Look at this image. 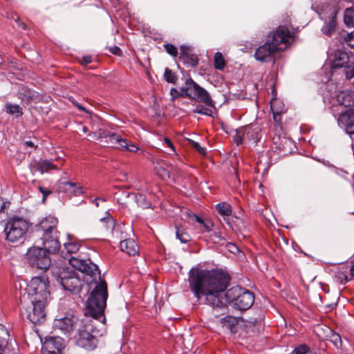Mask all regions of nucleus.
<instances>
[{
	"mask_svg": "<svg viewBox=\"0 0 354 354\" xmlns=\"http://www.w3.org/2000/svg\"><path fill=\"white\" fill-rule=\"evenodd\" d=\"M230 281L229 274L220 270L192 268L189 272V286L198 300L212 307L222 308L232 303L240 310L249 309L254 301L253 293L240 286H234L226 292Z\"/></svg>",
	"mask_w": 354,
	"mask_h": 354,
	"instance_id": "f257e3e1",
	"label": "nucleus"
},
{
	"mask_svg": "<svg viewBox=\"0 0 354 354\" xmlns=\"http://www.w3.org/2000/svg\"><path fill=\"white\" fill-rule=\"evenodd\" d=\"M107 286L104 282L96 286L86 302V310L78 329L77 344L88 351L95 349L97 344L96 335L106 333L104 311L107 299Z\"/></svg>",
	"mask_w": 354,
	"mask_h": 354,
	"instance_id": "f03ea898",
	"label": "nucleus"
},
{
	"mask_svg": "<svg viewBox=\"0 0 354 354\" xmlns=\"http://www.w3.org/2000/svg\"><path fill=\"white\" fill-rule=\"evenodd\" d=\"M68 262L73 268L79 270L80 274L70 268H60L54 265L51 267L52 274L64 290L72 293H78L84 281L91 287L93 286L91 292L101 282L106 285L105 281L101 279L100 272L97 265L89 260L86 261L72 257L68 259Z\"/></svg>",
	"mask_w": 354,
	"mask_h": 354,
	"instance_id": "7ed1b4c3",
	"label": "nucleus"
},
{
	"mask_svg": "<svg viewBox=\"0 0 354 354\" xmlns=\"http://www.w3.org/2000/svg\"><path fill=\"white\" fill-rule=\"evenodd\" d=\"M57 220L53 216L43 219L37 227L38 236H41V245L48 252L55 253L60 249L56 226Z\"/></svg>",
	"mask_w": 354,
	"mask_h": 354,
	"instance_id": "20e7f679",
	"label": "nucleus"
},
{
	"mask_svg": "<svg viewBox=\"0 0 354 354\" xmlns=\"http://www.w3.org/2000/svg\"><path fill=\"white\" fill-rule=\"evenodd\" d=\"M91 139L97 140L99 142H103V139H109L105 140L107 144H111L113 147L117 149L125 151H129L131 153L139 152L144 156L149 155V153L138 147L135 143L124 138L120 134L112 132L106 131H99L98 133L93 132L88 134Z\"/></svg>",
	"mask_w": 354,
	"mask_h": 354,
	"instance_id": "39448f33",
	"label": "nucleus"
},
{
	"mask_svg": "<svg viewBox=\"0 0 354 354\" xmlns=\"http://www.w3.org/2000/svg\"><path fill=\"white\" fill-rule=\"evenodd\" d=\"M48 283V279L45 275L35 277L30 280L25 288L30 302L47 301L50 295Z\"/></svg>",
	"mask_w": 354,
	"mask_h": 354,
	"instance_id": "423d86ee",
	"label": "nucleus"
},
{
	"mask_svg": "<svg viewBox=\"0 0 354 354\" xmlns=\"http://www.w3.org/2000/svg\"><path fill=\"white\" fill-rule=\"evenodd\" d=\"M181 91L185 97L203 102L208 106H214V102L209 93L197 84L191 78L187 79L185 84L181 87Z\"/></svg>",
	"mask_w": 354,
	"mask_h": 354,
	"instance_id": "0eeeda50",
	"label": "nucleus"
},
{
	"mask_svg": "<svg viewBox=\"0 0 354 354\" xmlns=\"http://www.w3.org/2000/svg\"><path fill=\"white\" fill-rule=\"evenodd\" d=\"M29 228L28 222L21 217H13L6 223L5 233L6 239L10 242L22 240Z\"/></svg>",
	"mask_w": 354,
	"mask_h": 354,
	"instance_id": "6e6552de",
	"label": "nucleus"
},
{
	"mask_svg": "<svg viewBox=\"0 0 354 354\" xmlns=\"http://www.w3.org/2000/svg\"><path fill=\"white\" fill-rule=\"evenodd\" d=\"M50 253L44 248L33 246L27 251L26 258L32 267L45 270L51 266Z\"/></svg>",
	"mask_w": 354,
	"mask_h": 354,
	"instance_id": "1a4fd4ad",
	"label": "nucleus"
},
{
	"mask_svg": "<svg viewBox=\"0 0 354 354\" xmlns=\"http://www.w3.org/2000/svg\"><path fill=\"white\" fill-rule=\"evenodd\" d=\"M322 20L325 23L322 30L326 35L330 36L335 30L336 15L338 10L336 7L326 5L320 10H316Z\"/></svg>",
	"mask_w": 354,
	"mask_h": 354,
	"instance_id": "9d476101",
	"label": "nucleus"
},
{
	"mask_svg": "<svg viewBox=\"0 0 354 354\" xmlns=\"http://www.w3.org/2000/svg\"><path fill=\"white\" fill-rule=\"evenodd\" d=\"M332 106L330 107L333 113L336 115L341 110L354 105V92L342 91L338 92L332 97Z\"/></svg>",
	"mask_w": 354,
	"mask_h": 354,
	"instance_id": "9b49d317",
	"label": "nucleus"
},
{
	"mask_svg": "<svg viewBox=\"0 0 354 354\" xmlns=\"http://www.w3.org/2000/svg\"><path fill=\"white\" fill-rule=\"evenodd\" d=\"M79 319L72 313H68L64 317L54 320L53 328L61 333L69 335L76 328Z\"/></svg>",
	"mask_w": 354,
	"mask_h": 354,
	"instance_id": "f8f14e48",
	"label": "nucleus"
},
{
	"mask_svg": "<svg viewBox=\"0 0 354 354\" xmlns=\"http://www.w3.org/2000/svg\"><path fill=\"white\" fill-rule=\"evenodd\" d=\"M292 33L285 27H279L272 35V41L274 48L279 50H286L292 41Z\"/></svg>",
	"mask_w": 354,
	"mask_h": 354,
	"instance_id": "ddd939ff",
	"label": "nucleus"
},
{
	"mask_svg": "<svg viewBox=\"0 0 354 354\" xmlns=\"http://www.w3.org/2000/svg\"><path fill=\"white\" fill-rule=\"evenodd\" d=\"M234 142L239 145L243 143L245 139L257 144L259 138V128L254 126H245L235 131L232 136Z\"/></svg>",
	"mask_w": 354,
	"mask_h": 354,
	"instance_id": "4468645a",
	"label": "nucleus"
},
{
	"mask_svg": "<svg viewBox=\"0 0 354 354\" xmlns=\"http://www.w3.org/2000/svg\"><path fill=\"white\" fill-rule=\"evenodd\" d=\"M47 301L38 300L31 302L32 307L28 313V317L34 324L42 323L45 319V306Z\"/></svg>",
	"mask_w": 354,
	"mask_h": 354,
	"instance_id": "2eb2a0df",
	"label": "nucleus"
},
{
	"mask_svg": "<svg viewBox=\"0 0 354 354\" xmlns=\"http://www.w3.org/2000/svg\"><path fill=\"white\" fill-rule=\"evenodd\" d=\"M338 118V124L344 128L347 133L354 134V109L341 110Z\"/></svg>",
	"mask_w": 354,
	"mask_h": 354,
	"instance_id": "dca6fc26",
	"label": "nucleus"
},
{
	"mask_svg": "<svg viewBox=\"0 0 354 354\" xmlns=\"http://www.w3.org/2000/svg\"><path fill=\"white\" fill-rule=\"evenodd\" d=\"M328 58L333 70L346 67L349 61L348 54L342 49H337L335 51L330 49Z\"/></svg>",
	"mask_w": 354,
	"mask_h": 354,
	"instance_id": "f3484780",
	"label": "nucleus"
},
{
	"mask_svg": "<svg viewBox=\"0 0 354 354\" xmlns=\"http://www.w3.org/2000/svg\"><path fill=\"white\" fill-rule=\"evenodd\" d=\"M183 219L189 223L193 224L194 223H198L201 227H203V232H210L214 225L212 221L209 219H202L196 215L192 214L189 211H186L182 215Z\"/></svg>",
	"mask_w": 354,
	"mask_h": 354,
	"instance_id": "a211bd4d",
	"label": "nucleus"
},
{
	"mask_svg": "<svg viewBox=\"0 0 354 354\" xmlns=\"http://www.w3.org/2000/svg\"><path fill=\"white\" fill-rule=\"evenodd\" d=\"M277 51V50L274 48L272 44L270 41H268L257 49L254 57L257 60L263 62L272 56Z\"/></svg>",
	"mask_w": 354,
	"mask_h": 354,
	"instance_id": "6ab92c4d",
	"label": "nucleus"
},
{
	"mask_svg": "<svg viewBox=\"0 0 354 354\" xmlns=\"http://www.w3.org/2000/svg\"><path fill=\"white\" fill-rule=\"evenodd\" d=\"M64 339L60 337H48L43 343L41 351H62Z\"/></svg>",
	"mask_w": 354,
	"mask_h": 354,
	"instance_id": "aec40b11",
	"label": "nucleus"
},
{
	"mask_svg": "<svg viewBox=\"0 0 354 354\" xmlns=\"http://www.w3.org/2000/svg\"><path fill=\"white\" fill-rule=\"evenodd\" d=\"M57 165L53 164L51 161L48 160H41L37 162L32 167V172L35 173L39 171L41 174L50 171L52 169H57Z\"/></svg>",
	"mask_w": 354,
	"mask_h": 354,
	"instance_id": "412c9836",
	"label": "nucleus"
},
{
	"mask_svg": "<svg viewBox=\"0 0 354 354\" xmlns=\"http://www.w3.org/2000/svg\"><path fill=\"white\" fill-rule=\"evenodd\" d=\"M120 250L130 256H134L138 252V247L131 239L122 241L120 243Z\"/></svg>",
	"mask_w": 354,
	"mask_h": 354,
	"instance_id": "4be33fe9",
	"label": "nucleus"
},
{
	"mask_svg": "<svg viewBox=\"0 0 354 354\" xmlns=\"http://www.w3.org/2000/svg\"><path fill=\"white\" fill-rule=\"evenodd\" d=\"M81 245L80 243L70 241L68 243H64V249L62 250V254L64 255V250H65L68 254H76L80 249ZM73 256H71L72 257ZM64 259L68 260L71 257L63 256Z\"/></svg>",
	"mask_w": 354,
	"mask_h": 354,
	"instance_id": "5701e85b",
	"label": "nucleus"
},
{
	"mask_svg": "<svg viewBox=\"0 0 354 354\" xmlns=\"http://www.w3.org/2000/svg\"><path fill=\"white\" fill-rule=\"evenodd\" d=\"M217 212L225 219V216H228L232 214V207L230 204L223 202L216 205Z\"/></svg>",
	"mask_w": 354,
	"mask_h": 354,
	"instance_id": "b1692460",
	"label": "nucleus"
},
{
	"mask_svg": "<svg viewBox=\"0 0 354 354\" xmlns=\"http://www.w3.org/2000/svg\"><path fill=\"white\" fill-rule=\"evenodd\" d=\"M74 184V183L71 182H60L58 184L57 189L59 192H64L71 196L73 195Z\"/></svg>",
	"mask_w": 354,
	"mask_h": 354,
	"instance_id": "393cba45",
	"label": "nucleus"
},
{
	"mask_svg": "<svg viewBox=\"0 0 354 354\" xmlns=\"http://www.w3.org/2000/svg\"><path fill=\"white\" fill-rule=\"evenodd\" d=\"M279 103V100L277 99H274L270 102V107L273 114V119L276 123L280 124L281 122V113H282V110H278L277 109V104Z\"/></svg>",
	"mask_w": 354,
	"mask_h": 354,
	"instance_id": "a878e982",
	"label": "nucleus"
},
{
	"mask_svg": "<svg viewBox=\"0 0 354 354\" xmlns=\"http://www.w3.org/2000/svg\"><path fill=\"white\" fill-rule=\"evenodd\" d=\"M344 21L348 27H354V8L346 9Z\"/></svg>",
	"mask_w": 354,
	"mask_h": 354,
	"instance_id": "bb28decb",
	"label": "nucleus"
},
{
	"mask_svg": "<svg viewBox=\"0 0 354 354\" xmlns=\"http://www.w3.org/2000/svg\"><path fill=\"white\" fill-rule=\"evenodd\" d=\"M236 323V319L232 316H226L221 319L223 327L233 332V328Z\"/></svg>",
	"mask_w": 354,
	"mask_h": 354,
	"instance_id": "cd10ccee",
	"label": "nucleus"
},
{
	"mask_svg": "<svg viewBox=\"0 0 354 354\" xmlns=\"http://www.w3.org/2000/svg\"><path fill=\"white\" fill-rule=\"evenodd\" d=\"M214 68L218 70H223L225 65V62L223 55L217 52L214 55Z\"/></svg>",
	"mask_w": 354,
	"mask_h": 354,
	"instance_id": "c85d7f7f",
	"label": "nucleus"
},
{
	"mask_svg": "<svg viewBox=\"0 0 354 354\" xmlns=\"http://www.w3.org/2000/svg\"><path fill=\"white\" fill-rule=\"evenodd\" d=\"M6 110L8 113L10 114H17V116H19L22 115V111L21 107L15 104H6Z\"/></svg>",
	"mask_w": 354,
	"mask_h": 354,
	"instance_id": "c756f323",
	"label": "nucleus"
},
{
	"mask_svg": "<svg viewBox=\"0 0 354 354\" xmlns=\"http://www.w3.org/2000/svg\"><path fill=\"white\" fill-rule=\"evenodd\" d=\"M137 204L142 208H149L151 207V203L142 195L138 194L136 196Z\"/></svg>",
	"mask_w": 354,
	"mask_h": 354,
	"instance_id": "7c9ffc66",
	"label": "nucleus"
},
{
	"mask_svg": "<svg viewBox=\"0 0 354 354\" xmlns=\"http://www.w3.org/2000/svg\"><path fill=\"white\" fill-rule=\"evenodd\" d=\"M165 80L169 83L175 84L177 77L175 74L169 68H166L164 73Z\"/></svg>",
	"mask_w": 354,
	"mask_h": 354,
	"instance_id": "2f4dec72",
	"label": "nucleus"
},
{
	"mask_svg": "<svg viewBox=\"0 0 354 354\" xmlns=\"http://www.w3.org/2000/svg\"><path fill=\"white\" fill-rule=\"evenodd\" d=\"M348 272H345V269L342 268L336 274V277L338 281L342 283H346L348 281V277L347 275Z\"/></svg>",
	"mask_w": 354,
	"mask_h": 354,
	"instance_id": "473e14b6",
	"label": "nucleus"
},
{
	"mask_svg": "<svg viewBox=\"0 0 354 354\" xmlns=\"http://www.w3.org/2000/svg\"><path fill=\"white\" fill-rule=\"evenodd\" d=\"M309 351L310 349L306 345L301 344L294 349L292 354H306Z\"/></svg>",
	"mask_w": 354,
	"mask_h": 354,
	"instance_id": "72a5a7b5",
	"label": "nucleus"
},
{
	"mask_svg": "<svg viewBox=\"0 0 354 354\" xmlns=\"http://www.w3.org/2000/svg\"><path fill=\"white\" fill-rule=\"evenodd\" d=\"M165 49L167 51V53L172 56H176L178 54V50L176 47H175L172 44H167L164 45Z\"/></svg>",
	"mask_w": 354,
	"mask_h": 354,
	"instance_id": "f704fd0d",
	"label": "nucleus"
},
{
	"mask_svg": "<svg viewBox=\"0 0 354 354\" xmlns=\"http://www.w3.org/2000/svg\"><path fill=\"white\" fill-rule=\"evenodd\" d=\"M157 174L163 180H167L170 177L169 172L166 169L162 167L157 169Z\"/></svg>",
	"mask_w": 354,
	"mask_h": 354,
	"instance_id": "c9c22d12",
	"label": "nucleus"
},
{
	"mask_svg": "<svg viewBox=\"0 0 354 354\" xmlns=\"http://www.w3.org/2000/svg\"><path fill=\"white\" fill-rule=\"evenodd\" d=\"M194 113L209 115H210V111L202 105H198L194 110Z\"/></svg>",
	"mask_w": 354,
	"mask_h": 354,
	"instance_id": "e433bc0d",
	"label": "nucleus"
},
{
	"mask_svg": "<svg viewBox=\"0 0 354 354\" xmlns=\"http://www.w3.org/2000/svg\"><path fill=\"white\" fill-rule=\"evenodd\" d=\"M345 74H346L347 79H348V80L353 79L352 84L354 86V66L352 67L347 68V69L346 70Z\"/></svg>",
	"mask_w": 354,
	"mask_h": 354,
	"instance_id": "4c0bfd02",
	"label": "nucleus"
},
{
	"mask_svg": "<svg viewBox=\"0 0 354 354\" xmlns=\"http://www.w3.org/2000/svg\"><path fill=\"white\" fill-rule=\"evenodd\" d=\"M171 95L172 96V99L177 98L178 97H185V95L183 94L184 93L183 91H181V88L180 91H178L176 88H171L170 91Z\"/></svg>",
	"mask_w": 354,
	"mask_h": 354,
	"instance_id": "58836bf2",
	"label": "nucleus"
},
{
	"mask_svg": "<svg viewBox=\"0 0 354 354\" xmlns=\"http://www.w3.org/2000/svg\"><path fill=\"white\" fill-rule=\"evenodd\" d=\"M192 146L196 149L200 153L205 155L206 152V149L204 147H202L200 146V145L195 142V141H191Z\"/></svg>",
	"mask_w": 354,
	"mask_h": 354,
	"instance_id": "ea45409f",
	"label": "nucleus"
},
{
	"mask_svg": "<svg viewBox=\"0 0 354 354\" xmlns=\"http://www.w3.org/2000/svg\"><path fill=\"white\" fill-rule=\"evenodd\" d=\"M39 192L42 194V203H44L46 197L51 194V191L47 188H44L43 187H39Z\"/></svg>",
	"mask_w": 354,
	"mask_h": 354,
	"instance_id": "a19ab883",
	"label": "nucleus"
},
{
	"mask_svg": "<svg viewBox=\"0 0 354 354\" xmlns=\"http://www.w3.org/2000/svg\"><path fill=\"white\" fill-rule=\"evenodd\" d=\"M7 345V340L5 337H0V354H3L6 352V346Z\"/></svg>",
	"mask_w": 354,
	"mask_h": 354,
	"instance_id": "79ce46f5",
	"label": "nucleus"
},
{
	"mask_svg": "<svg viewBox=\"0 0 354 354\" xmlns=\"http://www.w3.org/2000/svg\"><path fill=\"white\" fill-rule=\"evenodd\" d=\"M176 236L182 243H186L189 240V236L186 233L180 234L178 229L176 231Z\"/></svg>",
	"mask_w": 354,
	"mask_h": 354,
	"instance_id": "37998d69",
	"label": "nucleus"
},
{
	"mask_svg": "<svg viewBox=\"0 0 354 354\" xmlns=\"http://www.w3.org/2000/svg\"><path fill=\"white\" fill-rule=\"evenodd\" d=\"M343 269H345V272H348V273H350L351 277H354V263L344 266H343Z\"/></svg>",
	"mask_w": 354,
	"mask_h": 354,
	"instance_id": "c03bdc74",
	"label": "nucleus"
},
{
	"mask_svg": "<svg viewBox=\"0 0 354 354\" xmlns=\"http://www.w3.org/2000/svg\"><path fill=\"white\" fill-rule=\"evenodd\" d=\"M346 41L348 46L354 48V31L348 35Z\"/></svg>",
	"mask_w": 354,
	"mask_h": 354,
	"instance_id": "a18cd8bd",
	"label": "nucleus"
},
{
	"mask_svg": "<svg viewBox=\"0 0 354 354\" xmlns=\"http://www.w3.org/2000/svg\"><path fill=\"white\" fill-rule=\"evenodd\" d=\"M84 194V191L82 189V187H78L77 186V185L75 183L74 184V189H73V195H75V196H79V195H81V194Z\"/></svg>",
	"mask_w": 354,
	"mask_h": 354,
	"instance_id": "49530a36",
	"label": "nucleus"
},
{
	"mask_svg": "<svg viewBox=\"0 0 354 354\" xmlns=\"http://www.w3.org/2000/svg\"><path fill=\"white\" fill-rule=\"evenodd\" d=\"M211 236H212L213 241L215 243L219 242L220 241H222L224 239L222 237V236L221 235V234L219 232H214L213 234L211 235Z\"/></svg>",
	"mask_w": 354,
	"mask_h": 354,
	"instance_id": "de8ad7c7",
	"label": "nucleus"
},
{
	"mask_svg": "<svg viewBox=\"0 0 354 354\" xmlns=\"http://www.w3.org/2000/svg\"><path fill=\"white\" fill-rule=\"evenodd\" d=\"M164 142L171 149L173 153L174 154H176L175 147H174L172 142L168 138H164Z\"/></svg>",
	"mask_w": 354,
	"mask_h": 354,
	"instance_id": "09e8293b",
	"label": "nucleus"
},
{
	"mask_svg": "<svg viewBox=\"0 0 354 354\" xmlns=\"http://www.w3.org/2000/svg\"><path fill=\"white\" fill-rule=\"evenodd\" d=\"M9 203L4 201L3 199L0 198V213L3 212V210L8 207Z\"/></svg>",
	"mask_w": 354,
	"mask_h": 354,
	"instance_id": "8fccbe9b",
	"label": "nucleus"
},
{
	"mask_svg": "<svg viewBox=\"0 0 354 354\" xmlns=\"http://www.w3.org/2000/svg\"><path fill=\"white\" fill-rule=\"evenodd\" d=\"M92 61V57L91 56H85L82 57V59L81 61L82 64H88L91 63Z\"/></svg>",
	"mask_w": 354,
	"mask_h": 354,
	"instance_id": "3c124183",
	"label": "nucleus"
},
{
	"mask_svg": "<svg viewBox=\"0 0 354 354\" xmlns=\"http://www.w3.org/2000/svg\"><path fill=\"white\" fill-rule=\"evenodd\" d=\"M111 52L113 54L116 55H120V54H121L120 48L117 47V46H114L113 48H111Z\"/></svg>",
	"mask_w": 354,
	"mask_h": 354,
	"instance_id": "603ef678",
	"label": "nucleus"
},
{
	"mask_svg": "<svg viewBox=\"0 0 354 354\" xmlns=\"http://www.w3.org/2000/svg\"><path fill=\"white\" fill-rule=\"evenodd\" d=\"M62 351H41L42 354H61Z\"/></svg>",
	"mask_w": 354,
	"mask_h": 354,
	"instance_id": "864d4df0",
	"label": "nucleus"
},
{
	"mask_svg": "<svg viewBox=\"0 0 354 354\" xmlns=\"http://www.w3.org/2000/svg\"><path fill=\"white\" fill-rule=\"evenodd\" d=\"M187 48L185 46L180 47V57H184L187 55V53L186 52Z\"/></svg>",
	"mask_w": 354,
	"mask_h": 354,
	"instance_id": "5fc2aeb1",
	"label": "nucleus"
},
{
	"mask_svg": "<svg viewBox=\"0 0 354 354\" xmlns=\"http://www.w3.org/2000/svg\"><path fill=\"white\" fill-rule=\"evenodd\" d=\"M228 247H229V250L231 252L235 253V252L238 250L237 247L235 245H234V244H230L228 245Z\"/></svg>",
	"mask_w": 354,
	"mask_h": 354,
	"instance_id": "6e6d98bb",
	"label": "nucleus"
},
{
	"mask_svg": "<svg viewBox=\"0 0 354 354\" xmlns=\"http://www.w3.org/2000/svg\"><path fill=\"white\" fill-rule=\"evenodd\" d=\"M73 104L77 106V108L79 110L82 111H84V112H86V113L88 112V111H86V109L84 106H81L80 104H78V103H77V102H74Z\"/></svg>",
	"mask_w": 354,
	"mask_h": 354,
	"instance_id": "4d7b16f0",
	"label": "nucleus"
},
{
	"mask_svg": "<svg viewBox=\"0 0 354 354\" xmlns=\"http://www.w3.org/2000/svg\"><path fill=\"white\" fill-rule=\"evenodd\" d=\"M104 219H107V223L110 224V227H112L113 225V219L109 217V218H100L101 221H103Z\"/></svg>",
	"mask_w": 354,
	"mask_h": 354,
	"instance_id": "13d9d810",
	"label": "nucleus"
},
{
	"mask_svg": "<svg viewBox=\"0 0 354 354\" xmlns=\"http://www.w3.org/2000/svg\"><path fill=\"white\" fill-rule=\"evenodd\" d=\"M0 330L3 336H8V332L5 330L3 326H0Z\"/></svg>",
	"mask_w": 354,
	"mask_h": 354,
	"instance_id": "bf43d9fd",
	"label": "nucleus"
},
{
	"mask_svg": "<svg viewBox=\"0 0 354 354\" xmlns=\"http://www.w3.org/2000/svg\"><path fill=\"white\" fill-rule=\"evenodd\" d=\"M277 109L278 110H282V112L283 111L284 106L281 101H279V103L277 104Z\"/></svg>",
	"mask_w": 354,
	"mask_h": 354,
	"instance_id": "052dcab7",
	"label": "nucleus"
},
{
	"mask_svg": "<svg viewBox=\"0 0 354 354\" xmlns=\"http://www.w3.org/2000/svg\"><path fill=\"white\" fill-rule=\"evenodd\" d=\"M99 201H101L102 202H105V200L104 199H102V198H95L94 201H92V202L95 203V205L97 207H99Z\"/></svg>",
	"mask_w": 354,
	"mask_h": 354,
	"instance_id": "680f3d73",
	"label": "nucleus"
},
{
	"mask_svg": "<svg viewBox=\"0 0 354 354\" xmlns=\"http://www.w3.org/2000/svg\"><path fill=\"white\" fill-rule=\"evenodd\" d=\"M24 145L26 147H32L34 146V144L32 141H26L24 142Z\"/></svg>",
	"mask_w": 354,
	"mask_h": 354,
	"instance_id": "e2e57ef3",
	"label": "nucleus"
},
{
	"mask_svg": "<svg viewBox=\"0 0 354 354\" xmlns=\"http://www.w3.org/2000/svg\"><path fill=\"white\" fill-rule=\"evenodd\" d=\"M82 130H83L84 132H86L87 131V129L85 127H83Z\"/></svg>",
	"mask_w": 354,
	"mask_h": 354,
	"instance_id": "0e129e2a",
	"label": "nucleus"
}]
</instances>
